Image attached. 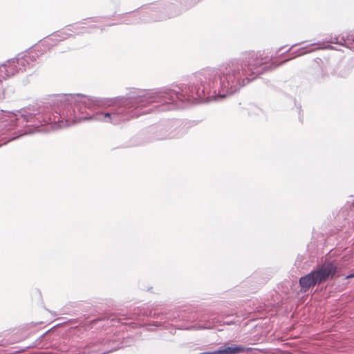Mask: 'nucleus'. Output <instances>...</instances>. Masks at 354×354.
<instances>
[{
	"label": "nucleus",
	"mask_w": 354,
	"mask_h": 354,
	"mask_svg": "<svg viewBox=\"0 0 354 354\" xmlns=\"http://www.w3.org/2000/svg\"><path fill=\"white\" fill-rule=\"evenodd\" d=\"M50 131V97L15 111L0 110V147L24 135Z\"/></svg>",
	"instance_id": "1"
},
{
	"label": "nucleus",
	"mask_w": 354,
	"mask_h": 354,
	"mask_svg": "<svg viewBox=\"0 0 354 354\" xmlns=\"http://www.w3.org/2000/svg\"><path fill=\"white\" fill-rule=\"evenodd\" d=\"M47 333L41 335L27 348L37 347L41 349H47L49 347H55L57 352L54 354H106L119 348L127 346L124 340L116 336L104 339H92L86 342L66 344L65 343L52 345L43 341L46 338Z\"/></svg>",
	"instance_id": "2"
},
{
	"label": "nucleus",
	"mask_w": 354,
	"mask_h": 354,
	"mask_svg": "<svg viewBox=\"0 0 354 354\" xmlns=\"http://www.w3.org/2000/svg\"><path fill=\"white\" fill-rule=\"evenodd\" d=\"M73 32H74V30L68 28L53 34L46 40L40 42L30 51L19 53L15 58L9 59L1 64L0 83L17 73L24 72L32 67L39 57V55L37 52H40L41 50L39 49L42 46L49 49L50 46H53V42L62 41L68 38L72 35ZM3 96V94L0 91V98Z\"/></svg>",
	"instance_id": "3"
},
{
	"label": "nucleus",
	"mask_w": 354,
	"mask_h": 354,
	"mask_svg": "<svg viewBox=\"0 0 354 354\" xmlns=\"http://www.w3.org/2000/svg\"><path fill=\"white\" fill-rule=\"evenodd\" d=\"M200 0H168L164 7L149 6L141 9L139 15L141 22L160 21L179 15Z\"/></svg>",
	"instance_id": "4"
},
{
	"label": "nucleus",
	"mask_w": 354,
	"mask_h": 354,
	"mask_svg": "<svg viewBox=\"0 0 354 354\" xmlns=\"http://www.w3.org/2000/svg\"><path fill=\"white\" fill-rule=\"evenodd\" d=\"M143 315L153 317H164L165 320H171L174 322V326L181 330H203L213 328L218 320L216 318L206 319L205 317L200 318L198 323L194 325H188L187 323L194 322L197 318L196 315L186 310H176L167 313H156L154 310H149L148 313H143Z\"/></svg>",
	"instance_id": "5"
},
{
	"label": "nucleus",
	"mask_w": 354,
	"mask_h": 354,
	"mask_svg": "<svg viewBox=\"0 0 354 354\" xmlns=\"http://www.w3.org/2000/svg\"><path fill=\"white\" fill-rule=\"evenodd\" d=\"M337 271V266L334 262L326 261L315 270L301 277L299 285L301 290L307 291L310 288L320 284L330 279H333Z\"/></svg>",
	"instance_id": "6"
},
{
	"label": "nucleus",
	"mask_w": 354,
	"mask_h": 354,
	"mask_svg": "<svg viewBox=\"0 0 354 354\" xmlns=\"http://www.w3.org/2000/svg\"><path fill=\"white\" fill-rule=\"evenodd\" d=\"M330 44H339L350 49H354V33H349L346 37L344 35L330 36V38H326L322 42L318 41L301 47L296 51L292 52L291 55L292 57H297L317 49L331 48Z\"/></svg>",
	"instance_id": "7"
},
{
	"label": "nucleus",
	"mask_w": 354,
	"mask_h": 354,
	"mask_svg": "<svg viewBox=\"0 0 354 354\" xmlns=\"http://www.w3.org/2000/svg\"><path fill=\"white\" fill-rule=\"evenodd\" d=\"M158 131H168L169 133H160L156 140L172 139L182 137L187 133V128L180 120H171L158 125Z\"/></svg>",
	"instance_id": "8"
},
{
	"label": "nucleus",
	"mask_w": 354,
	"mask_h": 354,
	"mask_svg": "<svg viewBox=\"0 0 354 354\" xmlns=\"http://www.w3.org/2000/svg\"><path fill=\"white\" fill-rule=\"evenodd\" d=\"M248 350L245 346L237 344L223 345L214 351L203 352L201 354H240Z\"/></svg>",
	"instance_id": "9"
},
{
	"label": "nucleus",
	"mask_w": 354,
	"mask_h": 354,
	"mask_svg": "<svg viewBox=\"0 0 354 354\" xmlns=\"http://www.w3.org/2000/svg\"><path fill=\"white\" fill-rule=\"evenodd\" d=\"M125 318L118 317L115 315H110L108 317H99L97 319H95L92 321L93 324H96L98 322H104L102 324V326H115L116 324H126L125 322H123V320H124Z\"/></svg>",
	"instance_id": "10"
},
{
	"label": "nucleus",
	"mask_w": 354,
	"mask_h": 354,
	"mask_svg": "<svg viewBox=\"0 0 354 354\" xmlns=\"http://www.w3.org/2000/svg\"><path fill=\"white\" fill-rule=\"evenodd\" d=\"M141 22V17L138 12H130L125 15L121 23L125 24H138Z\"/></svg>",
	"instance_id": "11"
},
{
	"label": "nucleus",
	"mask_w": 354,
	"mask_h": 354,
	"mask_svg": "<svg viewBox=\"0 0 354 354\" xmlns=\"http://www.w3.org/2000/svg\"><path fill=\"white\" fill-rule=\"evenodd\" d=\"M75 31H77L78 33L90 32L85 27H82L79 24H76L71 26Z\"/></svg>",
	"instance_id": "12"
},
{
	"label": "nucleus",
	"mask_w": 354,
	"mask_h": 354,
	"mask_svg": "<svg viewBox=\"0 0 354 354\" xmlns=\"http://www.w3.org/2000/svg\"><path fill=\"white\" fill-rule=\"evenodd\" d=\"M153 133L155 134V136H154V139H156V136H157L158 134L161 133V132H160V131H158V126H157L156 128L153 129ZM169 133V132H168V131H162V133Z\"/></svg>",
	"instance_id": "13"
},
{
	"label": "nucleus",
	"mask_w": 354,
	"mask_h": 354,
	"mask_svg": "<svg viewBox=\"0 0 354 354\" xmlns=\"http://www.w3.org/2000/svg\"><path fill=\"white\" fill-rule=\"evenodd\" d=\"M354 277V274H350L348 276L346 277V278H351V277Z\"/></svg>",
	"instance_id": "14"
},
{
	"label": "nucleus",
	"mask_w": 354,
	"mask_h": 354,
	"mask_svg": "<svg viewBox=\"0 0 354 354\" xmlns=\"http://www.w3.org/2000/svg\"><path fill=\"white\" fill-rule=\"evenodd\" d=\"M289 59H288V60H289ZM287 61H288V59H286V60L283 61L281 64H283V63H284V62H286Z\"/></svg>",
	"instance_id": "15"
},
{
	"label": "nucleus",
	"mask_w": 354,
	"mask_h": 354,
	"mask_svg": "<svg viewBox=\"0 0 354 354\" xmlns=\"http://www.w3.org/2000/svg\"><path fill=\"white\" fill-rule=\"evenodd\" d=\"M137 310H138V313H137L138 314L139 313L140 311H141V310H140V309H138Z\"/></svg>",
	"instance_id": "16"
},
{
	"label": "nucleus",
	"mask_w": 354,
	"mask_h": 354,
	"mask_svg": "<svg viewBox=\"0 0 354 354\" xmlns=\"http://www.w3.org/2000/svg\"><path fill=\"white\" fill-rule=\"evenodd\" d=\"M297 45H298V44H293L292 47L295 46H297Z\"/></svg>",
	"instance_id": "17"
}]
</instances>
